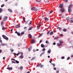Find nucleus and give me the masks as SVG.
I'll return each instance as SVG.
<instances>
[{
    "mask_svg": "<svg viewBox=\"0 0 73 73\" xmlns=\"http://www.w3.org/2000/svg\"><path fill=\"white\" fill-rule=\"evenodd\" d=\"M72 5H70L69 6L68 8V12L69 13H70L72 12V9L70 8L72 7Z\"/></svg>",
    "mask_w": 73,
    "mask_h": 73,
    "instance_id": "1",
    "label": "nucleus"
},
{
    "mask_svg": "<svg viewBox=\"0 0 73 73\" xmlns=\"http://www.w3.org/2000/svg\"><path fill=\"white\" fill-rule=\"evenodd\" d=\"M59 42L60 43H57V45L58 46H61V45H62V44H63V41H60Z\"/></svg>",
    "mask_w": 73,
    "mask_h": 73,
    "instance_id": "2",
    "label": "nucleus"
},
{
    "mask_svg": "<svg viewBox=\"0 0 73 73\" xmlns=\"http://www.w3.org/2000/svg\"><path fill=\"white\" fill-rule=\"evenodd\" d=\"M31 10L32 11H37V9L35 7H31Z\"/></svg>",
    "mask_w": 73,
    "mask_h": 73,
    "instance_id": "3",
    "label": "nucleus"
},
{
    "mask_svg": "<svg viewBox=\"0 0 73 73\" xmlns=\"http://www.w3.org/2000/svg\"><path fill=\"white\" fill-rule=\"evenodd\" d=\"M2 37L4 39H5V40H8L9 39L5 35H2Z\"/></svg>",
    "mask_w": 73,
    "mask_h": 73,
    "instance_id": "4",
    "label": "nucleus"
},
{
    "mask_svg": "<svg viewBox=\"0 0 73 73\" xmlns=\"http://www.w3.org/2000/svg\"><path fill=\"white\" fill-rule=\"evenodd\" d=\"M63 6L64 5H63V4H60L59 6V7L60 8H63Z\"/></svg>",
    "mask_w": 73,
    "mask_h": 73,
    "instance_id": "5",
    "label": "nucleus"
},
{
    "mask_svg": "<svg viewBox=\"0 0 73 73\" xmlns=\"http://www.w3.org/2000/svg\"><path fill=\"white\" fill-rule=\"evenodd\" d=\"M15 33H17V35H18V36H20V35H21V34H20V33L19 32H18L17 31H15Z\"/></svg>",
    "mask_w": 73,
    "mask_h": 73,
    "instance_id": "6",
    "label": "nucleus"
},
{
    "mask_svg": "<svg viewBox=\"0 0 73 73\" xmlns=\"http://www.w3.org/2000/svg\"><path fill=\"white\" fill-rule=\"evenodd\" d=\"M7 19H8V17L7 16H5L4 17L3 19V21H6L7 20Z\"/></svg>",
    "mask_w": 73,
    "mask_h": 73,
    "instance_id": "7",
    "label": "nucleus"
},
{
    "mask_svg": "<svg viewBox=\"0 0 73 73\" xmlns=\"http://www.w3.org/2000/svg\"><path fill=\"white\" fill-rule=\"evenodd\" d=\"M35 27L34 26L31 27L28 29V31H30L31 30H32V29H33V28H34Z\"/></svg>",
    "mask_w": 73,
    "mask_h": 73,
    "instance_id": "8",
    "label": "nucleus"
},
{
    "mask_svg": "<svg viewBox=\"0 0 73 73\" xmlns=\"http://www.w3.org/2000/svg\"><path fill=\"white\" fill-rule=\"evenodd\" d=\"M61 12L63 13L65 12V9H64V8H62L61 9Z\"/></svg>",
    "mask_w": 73,
    "mask_h": 73,
    "instance_id": "9",
    "label": "nucleus"
},
{
    "mask_svg": "<svg viewBox=\"0 0 73 73\" xmlns=\"http://www.w3.org/2000/svg\"><path fill=\"white\" fill-rule=\"evenodd\" d=\"M69 22L71 23H73V18H70V20Z\"/></svg>",
    "mask_w": 73,
    "mask_h": 73,
    "instance_id": "10",
    "label": "nucleus"
},
{
    "mask_svg": "<svg viewBox=\"0 0 73 73\" xmlns=\"http://www.w3.org/2000/svg\"><path fill=\"white\" fill-rule=\"evenodd\" d=\"M6 69H8V70H12V67L7 68Z\"/></svg>",
    "mask_w": 73,
    "mask_h": 73,
    "instance_id": "11",
    "label": "nucleus"
},
{
    "mask_svg": "<svg viewBox=\"0 0 73 73\" xmlns=\"http://www.w3.org/2000/svg\"><path fill=\"white\" fill-rule=\"evenodd\" d=\"M8 11H9V12H11V13L13 12L12 10V9H8Z\"/></svg>",
    "mask_w": 73,
    "mask_h": 73,
    "instance_id": "12",
    "label": "nucleus"
},
{
    "mask_svg": "<svg viewBox=\"0 0 73 73\" xmlns=\"http://www.w3.org/2000/svg\"><path fill=\"white\" fill-rule=\"evenodd\" d=\"M58 38H60V37L58 36H56L54 38V40H57Z\"/></svg>",
    "mask_w": 73,
    "mask_h": 73,
    "instance_id": "13",
    "label": "nucleus"
},
{
    "mask_svg": "<svg viewBox=\"0 0 73 73\" xmlns=\"http://www.w3.org/2000/svg\"><path fill=\"white\" fill-rule=\"evenodd\" d=\"M41 46L42 48H45V45L43 44H41Z\"/></svg>",
    "mask_w": 73,
    "mask_h": 73,
    "instance_id": "14",
    "label": "nucleus"
},
{
    "mask_svg": "<svg viewBox=\"0 0 73 73\" xmlns=\"http://www.w3.org/2000/svg\"><path fill=\"white\" fill-rule=\"evenodd\" d=\"M36 58V57H33L32 58V59H31V61H32V60H35Z\"/></svg>",
    "mask_w": 73,
    "mask_h": 73,
    "instance_id": "15",
    "label": "nucleus"
},
{
    "mask_svg": "<svg viewBox=\"0 0 73 73\" xmlns=\"http://www.w3.org/2000/svg\"><path fill=\"white\" fill-rule=\"evenodd\" d=\"M40 26L39 25H38V26H37V29H39L40 28Z\"/></svg>",
    "mask_w": 73,
    "mask_h": 73,
    "instance_id": "16",
    "label": "nucleus"
},
{
    "mask_svg": "<svg viewBox=\"0 0 73 73\" xmlns=\"http://www.w3.org/2000/svg\"><path fill=\"white\" fill-rule=\"evenodd\" d=\"M31 43L32 44H33V43H35V40H33L31 41Z\"/></svg>",
    "mask_w": 73,
    "mask_h": 73,
    "instance_id": "17",
    "label": "nucleus"
},
{
    "mask_svg": "<svg viewBox=\"0 0 73 73\" xmlns=\"http://www.w3.org/2000/svg\"><path fill=\"white\" fill-rule=\"evenodd\" d=\"M19 57L20 58H23L24 57V56L23 55H21Z\"/></svg>",
    "mask_w": 73,
    "mask_h": 73,
    "instance_id": "18",
    "label": "nucleus"
},
{
    "mask_svg": "<svg viewBox=\"0 0 73 73\" xmlns=\"http://www.w3.org/2000/svg\"><path fill=\"white\" fill-rule=\"evenodd\" d=\"M44 20H45L46 21H48V18L46 17L44 19Z\"/></svg>",
    "mask_w": 73,
    "mask_h": 73,
    "instance_id": "19",
    "label": "nucleus"
},
{
    "mask_svg": "<svg viewBox=\"0 0 73 73\" xmlns=\"http://www.w3.org/2000/svg\"><path fill=\"white\" fill-rule=\"evenodd\" d=\"M42 35H43V33H42L41 34H40L38 36V38H39V37H41V36Z\"/></svg>",
    "mask_w": 73,
    "mask_h": 73,
    "instance_id": "20",
    "label": "nucleus"
},
{
    "mask_svg": "<svg viewBox=\"0 0 73 73\" xmlns=\"http://www.w3.org/2000/svg\"><path fill=\"white\" fill-rule=\"evenodd\" d=\"M66 31H67V29H64L63 30V32H66Z\"/></svg>",
    "mask_w": 73,
    "mask_h": 73,
    "instance_id": "21",
    "label": "nucleus"
},
{
    "mask_svg": "<svg viewBox=\"0 0 73 73\" xmlns=\"http://www.w3.org/2000/svg\"><path fill=\"white\" fill-rule=\"evenodd\" d=\"M3 24H4V22H3V21H2L1 22V25L2 26L3 25Z\"/></svg>",
    "mask_w": 73,
    "mask_h": 73,
    "instance_id": "22",
    "label": "nucleus"
},
{
    "mask_svg": "<svg viewBox=\"0 0 73 73\" xmlns=\"http://www.w3.org/2000/svg\"><path fill=\"white\" fill-rule=\"evenodd\" d=\"M20 27V25H17L15 26V28H19Z\"/></svg>",
    "mask_w": 73,
    "mask_h": 73,
    "instance_id": "23",
    "label": "nucleus"
},
{
    "mask_svg": "<svg viewBox=\"0 0 73 73\" xmlns=\"http://www.w3.org/2000/svg\"><path fill=\"white\" fill-rule=\"evenodd\" d=\"M1 45L2 46H5L6 45V44H4V43H2V44H1Z\"/></svg>",
    "mask_w": 73,
    "mask_h": 73,
    "instance_id": "24",
    "label": "nucleus"
},
{
    "mask_svg": "<svg viewBox=\"0 0 73 73\" xmlns=\"http://www.w3.org/2000/svg\"><path fill=\"white\" fill-rule=\"evenodd\" d=\"M53 31H52L50 33V35H53Z\"/></svg>",
    "mask_w": 73,
    "mask_h": 73,
    "instance_id": "25",
    "label": "nucleus"
},
{
    "mask_svg": "<svg viewBox=\"0 0 73 73\" xmlns=\"http://www.w3.org/2000/svg\"><path fill=\"white\" fill-rule=\"evenodd\" d=\"M50 52H51V50H48V51L47 52L48 53H50Z\"/></svg>",
    "mask_w": 73,
    "mask_h": 73,
    "instance_id": "26",
    "label": "nucleus"
},
{
    "mask_svg": "<svg viewBox=\"0 0 73 73\" xmlns=\"http://www.w3.org/2000/svg\"><path fill=\"white\" fill-rule=\"evenodd\" d=\"M29 37H30V38H31L32 35H31V34H29Z\"/></svg>",
    "mask_w": 73,
    "mask_h": 73,
    "instance_id": "27",
    "label": "nucleus"
},
{
    "mask_svg": "<svg viewBox=\"0 0 73 73\" xmlns=\"http://www.w3.org/2000/svg\"><path fill=\"white\" fill-rule=\"evenodd\" d=\"M3 11V9L2 8H0V13H1Z\"/></svg>",
    "mask_w": 73,
    "mask_h": 73,
    "instance_id": "28",
    "label": "nucleus"
},
{
    "mask_svg": "<svg viewBox=\"0 0 73 73\" xmlns=\"http://www.w3.org/2000/svg\"><path fill=\"white\" fill-rule=\"evenodd\" d=\"M23 21L24 22H25V17H23Z\"/></svg>",
    "mask_w": 73,
    "mask_h": 73,
    "instance_id": "29",
    "label": "nucleus"
},
{
    "mask_svg": "<svg viewBox=\"0 0 73 73\" xmlns=\"http://www.w3.org/2000/svg\"><path fill=\"white\" fill-rule=\"evenodd\" d=\"M51 65H52L54 67L56 66V65H55V64L54 63H51Z\"/></svg>",
    "mask_w": 73,
    "mask_h": 73,
    "instance_id": "30",
    "label": "nucleus"
},
{
    "mask_svg": "<svg viewBox=\"0 0 73 73\" xmlns=\"http://www.w3.org/2000/svg\"><path fill=\"white\" fill-rule=\"evenodd\" d=\"M24 33H25L24 32H21V35H23L24 34Z\"/></svg>",
    "mask_w": 73,
    "mask_h": 73,
    "instance_id": "31",
    "label": "nucleus"
},
{
    "mask_svg": "<svg viewBox=\"0 0 73 73\" xmlns=\"http://www.w3.org/2000/svg\"><path fill=\"white\" fill-rule=\"evenodd\" d=\"M41 63L39 64L37 66V67H39L41 66Z\"/></svg>",
    "mask_w": 73,
    "mask_h": 73,
    "instance_id": "32",
    "label": "nucleus"
},
{
    "mask_svg": "<svg viewBox=\"0 0 73 73\" xmlns=\"http://www.w3.org/2000/svg\"><path fill=\"white\" fill-rule=\"evenodd\" d=\"M2 30H5V27H3L2 28Z\"/></svg>",
    "mask_w": 73,
    "mask_h": 73,
    "instance_id": "33",
    "label": "nucleus"
},
{
    "mask_svg": "<svg viewBox=\"0 0 73 73\" xmlns=\"http://www.w3.org/2000/svg\"><path fill=\"white\" fill-rule=\"evenodd\" d=\"M23 69V66H21L20 67V69L21 70H22Z\"/></svg>",
    "mask_w": 73,
    "mask_h": 73,
    "instance_id": "34",
    "label": "nucleus"
},
{
    "mask_svg": "<svg viewBox=\"0 0 73 73\" xmlns=\"http://www.w3.org/2000/svg\"><path fill=\"white\" fill-rule=\"evenodd\" d=\"M58 29H59V31H61V30H62V29L61 27H58Z\"/></svg>",
    "mask_w": 73,
    "mask_h": 73,
    "instance_id": "35",
    "label": "nucleus"
},
{
    "mask_svg": "<svg viewBox=\"0 0 73 73\" xmlns=\"http://www.w3.org/2000/svg\"><path fill=\"white\" fill-rule=\"evenodd\" d=\"M46 44H49V42H48V40H46Z\"/></svg>",
    "mask_w": 73,
    "mask_h": 73,
    "instance_id": "36",
    "label": "nucleus"
},
{
    "mask_svg": "<svg viewBox=\"0 0 73 73\" xmlns=\"http://www.w3.org/2000/svg\"><path fill=\"white\" fill-rule=\"evenodd\" d=\"M37 2H38V3H40V2L41 1V0H37Z\"/></svg>",
    "mask_w": 73,
    "mask_h": 73,
    "instance_id": "37",
    "label": "nucleus"
},
{
    "mask_svg": "<svg viewBox=\"0 0 73 73\" xmlns=\"http://www.w3.org/2000/svg\"><path fill=\"white\" fill-rule=\"evenodd\" d=\"M32 24V21H30V23L29 24V25H31Z\"/></svg>",
    "mask_w": 73,
    "mask_h": 73,
    "instance_id": "38",
    "label": "nucleus"
},
{
    "mask_svg": "<svg viewBox=\"0 0 73 73\" xmlns=\"http://www.w3.org/2000/svg\"><path fill=\"white\" fill-rule=\"evenodd\" d=\"M10 50L11 52H13L14 51V50H13V49H11Z\"/></svg>",
    "mask_w": 73,
    "mask_h": 73,
    "instance_id": "39",
    "label": "nucleus"
},
{
    "mask_svg": "<svg viewBox=\"0 0 73 73\" xmlns=\"http://www.w3.org/2000/svg\"><path fill=\"white\" fill-rule=\"evenodd\" d=\"M15 62L17 64H19V61H18L17 60H15Z\"/></svg>",
    "mask_w": 73,
    "mask_h": 73,
    "instance_id": "40",
    "label": "nucleus"
},
{
    "mask_svg": "<svg viewBox=\"0 0 73 73\" xmlns=\"http://www.w3.org/2000/svg\"><path fill=\"white\" fill-rule=\"evenodd\" d=\"M45 50V48H44L42 49V51H43V52H44Z\"/></svg>",
    "mask_w": 73,
    "mask_h": 73,
    "instance_id": "41",
    "label": "nucleus"
},
{
    "mask_svg": "<svg viewBox=\"0 0 73 73\" xmlns=\"http://www.w3.org/2000/svg\"><path fill=\"white\" fill-rule=\"evenodd\" d=\"M27 27H25L24 28V29L25 30H27Z\"/></svg>",
    "mask_w": 73,
    "mask_h": 73,
    "instance_id": "42",
    "label": "nucleus"
},
{
    "mask_svg": "<svg viewBox=\"0 0 73 73\" xmlns=\"http://www.w3.org/2000/svg\"><path fill=\"white\" fill-rule=\"evenodd\" d=\"M11 61H12V60H13V61H16V60H15V59L13 58H11Z\"/></svg>",
    "mask_w": 73,
    "mask_h": 73,
    "instance_id": "43",
    "label": "nucleus"
},
{
    "mask_svg": "<svg viewBox=\"0 0 73 73\" xmlns=\"http://www.w3.org/2000/svg\"><path fill=\"white\" fill-rule=\"evenodd\" d=\"M50 0H47L46 2V3H49V1Z\"/></svg>",
    "mask_w": 73,
    "mask_h": 73,
    "instance_id": "44",
    "label": "nucleus"
},
{
    "mask_svg": "<svg viewBox=\"0 0 73 73\" xmlns=\"http://www.w3.org/2000/svg\"><path fill=\"white\" fill-rule=\"evenodd\" d=\"M11 62L13 64H16V62H14V61H12Z\"/></svg>",
    "mask_w": 73,
    "mask_h": 73,
    "instance_id": "45",
    "label": "nucleus"
},
{
    "mask_svg": "<svg viewBox=\"0 0 73 73\" xmlns=\"http://www.w3.org/2000/svg\"><path fill=\"white\" fill-rule=\"evenodd\" d=\"M49 33H50V31H48L47 32V35H49Z\"/></svg>",
    "mask_w": 73,
    "mask_h": 73,
    "instance_id": "46",
    "label": "nucleus"
},
{
    "mask_svg": "<svg viewBox=\"0 0 73 73\" xmlns=\"http://www.w3.org/2000/svg\"><path fill=\"white\" fill-rule=\"evenodd\" d=\"M41 22H39V23L38 25H39L40 26H41Z\"/></svg>",
    "mask_w": 73,
    "mask_h": 73,
    "instance_id": "47",
    "label": "nucleus"
},
{
    "mask_svg": "<svg viewBox=\"0 0 73 73\" xmlns=\"http://www.w3.org/2000/svg\"><path fill=\"white\" fill-rule=\"evenodd\" d=\"M4 4H3L2 5H1V8H3V7H4Z\"/></svg>",
    "mask_w": 73,
    "mask_h": 73,
    "instance_id": "48",
    "label": "nucleus"
},
{
    "mask_svg": "<svg viewBox=\"0 0 73 73\" xmlns=\"http://www.w3.org/2000/svg\"><path fill=\"white\" fill-rule=\"evenodd\" d=\"M59 36H61V37H62V36H63V34H61Z\"/></svg>",
    "mask_w": 73,
    "mask_h": 73,
    "instance_id": "49",
    "label": "nucleus"
},
{
    "mask_svg": "<svg viewBox=\"0 0 73 73\" xmlns=\"http://www.w3.org/2000/svg\"><path fill=\"white\" fill-rule=\"evenodd\" d=\"M65 58V57L64 56H62L61 57V59H64Z\"/></svg>",
    "mask_w": 73,
    "mask_h": 73,
    "instance_id": "50",
    "label": "nucleus"
},
{
    "mask_svg": "<svg viewBox=\"0 0 73 73\" xmlns=\"http://www.w3.org/2000/svg\"><path fill=\"white\" fill-rule=\"evenodd\" d=\"M68 1V0H65L64 1V3H67Z\"/></svg>",
    "mask_w": 73,
    "mask_h": 73,
    "instance_id": "51",
    "label": "nucleus"
},
{
    "mask_svg": "<svg viewBox=\"0 0 73 73\" xmlns=\"http://www.w3.org/2000/svg\"><path fill=\"white\" fill-rule=\"evenodd\" d=\"M20 54V53H18V54H16V55H17V56H19V54Z\"/></svg>",
    "mask_w": 73,
    "mask_h": 73,
    "instance_id": "52",
    "label": "nucleus"
},
{
    "mask_svg": "<svg viewBox=\"0 0 73 73\" xmlns=\"http://www.w3.org/2000/svg\"><path fill=\"white\" fill-rule=\"evenodd\" d=\"M53 12V11H52V10H51V11H50V13H49V15H50V13L51 12Z\"/></svg>",
    "mask_w": 73,
    "mask_h": 73,
    "instance_id": "53",
    "label": "nucleus"
},
{
    "mask_svg": "<svg viewBox=\"0 0 73 73\" xmlns=\"http://www.w3.org/2000/svg\"><path fill=\"white\" fill-rule=\"evenodd\" d=\"M42 67H43V65L41 64V65H40V68H42Z\"/></svg>",
    "mask_w": 73,
    "mask_h": 73,
    "instance_id": "54",
    "label": "nucleus"
},
{
    "mask_svg": "<svg viewBox=\"0 0 73 73\" xmlns=\"http://www.w3.org/2000/svg\"><path fill=\"white\" fill-rule=\"evenodd\" d=\"M56 73H59V70H56Z\"/></svg>",
    "mask_w": 73,
    "mask_h": 73,
    "instance_id": "55",
    "label": "nucleus"
},
{
    "mask_svg": "<svg viewBox=\"0 0 73 73\" xmlns=\"http://www.w3.org/2000/svg\"><path fill=\"white\" fill-rule=\"evenodd\" d=\"M53 69L54 70H56V68L54 67L53 68Z\"/></svg>",
    "mask_w": 73,
    "mask_h": 73,
    "instance_id": "56",
    "label": "nucleus"
},
{
    "mask_svg": "<svg viewBox=\"0 0 73 73\" xmlns=\"http://www.w3.org/2000/svg\"><path fill=\"white\" fill-rule=\"evenodd\" d=\"M21 54L22 55H23V53L22 52H21Z\"/></svg>",
    "mask_w": 73,
    "mask_h": 73,
    "instance_id": "57",
    "label": "nucleus"
},
{
    "mask_svg": "<svg viewBox=\"0 0 73 73\" xmlns=\"http://www.w3.org/2000/svg\"><path fill=\"white\" fill-rule=\"evenodd\" d=\"M67 60H69V59H70V57H68L67 58Z\"/></svg>",
    "mask_w": 73,
    "mask_h": 73,
    "instance_id": "58",
    "label": "nucleus"
},
{
    "mask_svg": "<svg viewBox=\"0 0 73 73\" xmlns=\"http://www.w3.org/2000/svg\"><path fill=\"white\" fill-rule=\"evenodd\" d=\"M45 53V51H44L41 54H44Z\"/></svg>",
    "mask_w": 73,
    "mask_h": 73,
    "instance_id": "59",
    "label": "nucleus"
},
{
    "mask_svg": "<svg viewBox=\"0 0 73 73\" xmlns=\"http://www.w3.org/2000/svg\"><path fill=\"white\" fill-rule=\"evenodd\" d=\"M0 42H1V43H3V42L1 40H0Z\"/></svg>",
    "mask_w": 73,
    "mask_h": 73,
    "instance_id": "60",
    "label": "nucleus"
},
{
    "mask_svg": "<svg viewBox=\"0 0 73 73\" xmlns=\"http://www.w3.org/2000/svg\"><path fill=\"white\" fill-rule=\"evenodd\" d=\"M52 61H53V60H52V61L50 60V61H49V62H50V63H52Z\"/></svg>",
    "mask_w": 73,
    "mask_h": 73,
    "instance_id": "61",
    "label": "nucleus"
},
{
    "mask_svg": "<svg viewBox=\"0 0 73 73\" xmlns=\"http://www.w3.org/2000/svg\"><path fill=\"white\" fill-rule=\"evenodd\" d=\"M53 45H56V42H54V43H53Z\"/></svg>",
    "mask_w": 73,
    "mask_h": 73,
    "instance_id": "62",
    "label": "nucleus"
},
{
    "mask_svg": "<svg viewBox=\"0 0 73 73\" xmlns=\"http://www.w3.org/2000/svg\"><path fill=\"white\" fill-rule=\"evenodd\" d=\"M21 45V44H19L18 45V46H20V45Z\"/></svg>",
    "mask_w": 73,
    "mask_h": 73,
    "instance_id": "63",
    "label": "nucleus"
},
{
    "mask_svg": "<svg viewBox=\"0 0 73 73\" xmlns=\"http://www.w3.org/2000/svg\"><path fill=\"white\" fill-rule=\"evenodd\" d=\"M41 42H42V40H40L39 42V43H41Z\"/></svg>",
    "mask_w": 73,
    "mask_h": 73,
    "instance_id": "64",
    "label": "nucleus"
}]
</instances>
